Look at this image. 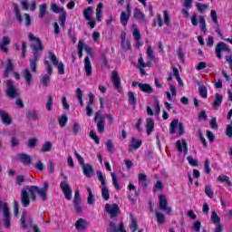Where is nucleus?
Segmentation results:
<instances>
[{
    "mask_svg": "<svg viewBox=\"0 0 232 232\" xmlns=\"http://www.w3.org/2000/svg\"><path fill=\"white\" fill-rule=\"evenodd\" d=\"M36 193L42 200H44L48 193V183L44 182L42 188L37 186H26L23 188L20 193L22 206L24 208H28L30 206V198L33 202H35V200H37V196H35Z\"/></svg>",
    "mask_w": 232,
    "mask_h": 232,
    "instance_id": "f257e3e1",
    "label": "nucleus"
},
{
    "mask_svg": "<svg viewBox=\"0 0 232 232\" xmlns=\"http://www.w3.org/2000/svg\"><path fill=\"white\" fill-rule=\"evenodd\" d=\"M28 38L29 41H31V48L34 51V58L29 60L30 68L32 72H36L37 61H39V52H43V43L32 34H28Z\"/></svg>",
    "mask_w": 232,
    "mask_h": 232,
    "instance_id": "f03ea898",
    "label": "nucleus"
},
{
    "mask_svg": "<svg viewBox=\"0 0 232 232\" xmlns=\"http://www.w3.org/2000/svg\"><path fill=\"white\" fill-rule=\"evenodd\" d=\"M44 66L47 70V74H45L41 82L44 86H48V82H50V75H52V64L54 66L57 65V56H55V53L53 52H49L44 58Z\"/></svg>",
    "mask_w": 232,
    "mask_h": 232,
    "instance_id": "7ed1b4c3",
    "label": "nucleus"
},
{
    "mask_svg": "<svg viewBox=\"0 0 232 232\" xmlns=\"http://www.w3.org/2000/svg\"><path fill=\"white\" fill-rule=\"evenodd\" d=\"M61 177L63 180L60 183V188L64 195L66 200H72V187L68 184V177L61 172Z\"/></svg>",
    "mask_w": 232,
    "mask_h": 232,
    "instance_id": "20e7f679",
    "label": "nucleus"
},
{
    "mask_svg": "<svg viewBox=\"0 0 232 232\" xmlns=\"http://www.w3.org/2000/svg\"><path fill=\"white\" fill-rule=\"evenodd\" d=\"M179 126V135H184V133H186V130L184 129V123L179 122L177 119H174L170 124H169V133L171 135L177 133V127Z\"/></svg>",
    "mask_w": 232,
    "mask_h": 232,
    "instance_id": "39448f33",
    "label": "nucleus"
},
{
    "mask_svg": "<svg viewBox=\"0 0 232 232\" xmlns=\"http://www.w3.org/2000/svg\"><path fill=\"white\" fill-rule=\"evenodd\" d=\"M98 180L102 183V196L104 200H110V190H108V187L106 186V179H104V176L102 172L98 171Z\"/></svg>",
    "mask_w": 232,
    "mask_h": 232,
    "instance_id": "423d86ee",
    "label": "nucleus"
},
{
    "mask_svg": "<svg viewBox=\"0 0 232 232\" xmlns=\"http://www.w3.org/2000/svg\"><path fill=\"white\" fill-rule=\"evenodd\" d=\"M6 86H7V89H6L7 97H9L10 99H15L19 97V89H17L15 84H14V82H12L11 80H8Z\"/></svg>",
    "mask_w": 232,
    "mask_h": 232,
    "instance_id": "0eeeda50",
    "label": "nucleus"
},
{
    "mask_svg": "<svg viewBox=\"0 0 232 232\" xmlns=\"http://www.w3.org/2000/svg\"><path fill=\"white\" fill-rule=\"evenodd\" d=\"M105 211L110 215L111 218L112 220H115L117 217H119V213L121 211V208H119V205L117 204H105Z\"/></svg>",
    "mask_w": 232,
    "mask_h": 232,
    "instance_id": "6e6552de",
    "label": "nucleus"
},
{
    "mask_svg": "<svg viewBox=\"0 0 232 232\" xmlns=\"http://www.w3.org/2000/svg\"><path fill=\"white\" fill-rule=\"evenodd\" d=\"M159 200H160V203H159L160 209H161V211H164L166 215H171V212L173 211V209L171 208V207L168 206V199L166 198V196L160 195Z\"/></svg>",
    "mask_w": 232,
    "mask_h": 232,
    "instance_id": "1a4fd4ad",
    "label": "nucleus"
},
{
    "mask_svg": "<svg viewBox=\"0 0 232 232\" xmlns=\"http://www.w3.org/2000/svg\"><path fill=\"white\" fill-rule=\"evenodd\" d=\"M222 52H231V49L224 42H220L216 46V55L218 59H222Z\"/></svg>",
    "mask_w": 232,
    "mask_h": 232,
    "instance_id": "9d476101",
    "label": "nucleus"
},
{
    "mask_svg": "<svg viewBox=\"0 0 232 232\" xmlns=\"http://www.w3.org/2000/svg\"><path fill=\"white\" fill-rule=\"evenodd\" d=\"M132 86H138L140 90V92H143V93H153L154 90L151 85L148 83H140L139 82H133Z\"/></svg>",
    "mask_w": 232,
    "mask_h": 232,
    "instance_id": "9b49d317",
    "label": "nucleus"
},
{
    "mask_svg": "<svg viewBox=\"0 0 232 232\" xmlns=\"http://www.w3.org/2000/svg\"><path fill=\"white\" fill-rule=\"evenodd\" d=\"M176 148L179 153H184V155H188V142L186 140H178L176 141Z\"/></svg>",
    "mask_w": 232,
    "mask_h": 232,
    "instance_id": "f8f14e48",
    "label": "nucleus"
},
{
    "mask_svg": "<svg viewBox=\"0 0 232 232\" xmlns=\"http://www.w3.org/2000/svg\"><path fill=\"white\" fill-rule=\"evenodd\" d=\"M111 79L115 90L121 92V77H119V72L117 71H112Z\"/></svg>",
    "mask_w": 232,
    "mask_h": 232,
    "instance_id": "ddd939ff",
    "label": "nucleus"
},
{
    "mask_svg": "<svg viewBox=\"0 0 232 232\" xmlns=\"http://www.w3.org/2000/svg\"><path fill=\"white\" fill-rule=\"evenodd\" d=\"M17 160L24 164V166H30L32 164V156L24 153H20L16 156Z\"/></svg>",
    "mask_w": 232,
    "mask_h": 232,
    "instance_id": "4468645a",
    "label": "nucleus"
},
{
    "mask_svg": "<svg viewBox=\"0 0 232 232\" xmlns=\"http://www.w3.org/2000/svg\"><path fill=\"white\" fill-rule=\"evenodd\" d=\"M84 71L87 77H92V74L93 73V72L92 68V62L89 56H86L84 59Z\"/></svg>",
    "mask_w": 232,
    "mask_h": 232,
    "instance_id": "2eb2a0df",
    "label": "nucleus"
},
{
    "mask_svg": "<svg viewBox=\"0 0 232 232\" xmlns=\"http://www.w3.org/2000/svg\"><path fill=\"white\" fill-rule=\"evenodd\" d=\"M88 226H90V224H88L86 219L80 218L75 222V227L77 231H84L87 229Z\"/></svg>",
    "mask_w": 232,
    "mask_h": 232,
    "instance_id": "dca6fc26",
    "label": "nucleus"
},
{
    "mask_svg": "<svg viewBox=\"0 0 232 232\" xmlns=\"http://www.w3.org/2000/svg\"><path fill=\"white\" fill-rule=\"evenodd\" d=\"M8 44H10V36H4L0 41V50L4 52V53H8Z\"/></svg>",
    "mask_w": 232,
    "mask_h": 232,
    "instance_id": "f3484780",
    "label": "nucleus"
},
{
    "mask_svg": "<svg viewBox=\"0 0 232 232\" xmlns=\"http://www.w3.org/2000/svg\"><path fill=\"white\" fill-rule=\"evenodd\" d=\"M147 125H146V130H147V135L150 136L153 132V130H155V121H153V119L148 118L146 120Z\"/></svg>",
    "mask_w": 232,
    "mask_h": 232,
    "instance_id": "a211bd4d",
    "label": "nucleus"
},
{
    "mask_svg": "<svg viewBox=\"0 0 232 232\" xmlns=\"http://www.w3.org/2000/svg\"><path fill=\"white\" fill-rule=\"evenodd\" d=\"M108 232H126L124 230V223H121L118 228L115 226V223H111L108 228Z\"/></svg>",
    "mask_w": 232,
    "mask_h": 232,
    "instance_id": "6ab92c4d",
    "label": "nucleus"
},
{
    "mask_svg": "<svg viewBox=\"0 0 232 232\" xmlns=\"http://www.w3.org/2000/svg\"><path fill=\"white\" fill-rule=\"evenodd\" d=\"M138 182L143 188L146 189L148 188V176L146 174H139Z\"/></svg>",
    "mask_w": 232,
    "mask_h": 232,
    "instance_id": "aec40b11",
    "label": "nucleus"
},
{
    "mask_svg": "<svg viewBox=\"0 0 232 232\" xmlns=\"http://www.w3.org/2000/svg\"><path fill=\"white\" fill-rule=\"evenodd\" d=\"M134 17L135 19H138L140 23H146L144 13H142L139 8L134 9Z\"/></svg>",
    "mask_w": 232,
    "mask_h": 232,
    "instance_id": "412c9836",
    "label": "nucleus"
},
{
    "mask_svg": "<svg viewBox=\"0 0 232 232\" xmlns=\"http://www.w3.org/2000/svg\"><path fill=\"white\" fill-rule=\"evenodd\" d=\"M142 146V141L137 140L136 138H132L130 144V151L132 150H139L140 147Z\"/></svg>",
    "mask_w": 232,
    "mask_h": 232,
    "instance_id": "4be33fe9",
    "label": "nucleus"
},
{
    "mask_svg": "<svg viewBox=\"0 0 232 232\" xmlns=\"http://www.w3.org/2000/svg\"><path fill=\"white\" fill-rule=\"evenodd\" d=\"M82 168L85 177H92V175H93V167H92V165L85 164Z\"/></svg>",
    "mask_w": 232,
    "mask_h": 232,
    "instance_id": "5701e85b",
    "label": "nucleus"
},
{
    "mask_svg": "<svg viewBox=\"0 0 232 232\" xmlns=\"http://www.w3.org/2000/svg\"><path fill=\"white\" fill-rule=\"evenodd\" d=\"M155 217L158 224H160V225L166 224V216H164L162 212L156 210Z\"/></svg>",
    "mask_w": 232,
    "mask_h": 232,
    "instance_id": "b1692460",
    "label": "nucleus"
},
{
    "mask_svg": "<svg viewBox=\"0 0 232 232\" xmlns=\"http://www.w3.org/2000/svg\"><path fill=\"white\" fill-rule=\"evenodd\" d=\"M22 75L25 80L26 86H30V84H32V73L30 72V70L25 69Z\"/></svg>",
    "mask_w": 232,
    "mask_h": 232,
    "instance_id": "393cba45",
    "label": "nucleus"
},
{
    "mask_svg": "<svg viewBox=\"0 0 232 232\" xmlns=\"http://www.w3.org/2000/svg\"><path fill=\"white\" fill-rule=\"evenodd\" d=\"M0 117H1L2 122H4V124H11L12 119L10 118V115H8V113H6V111H0Z\"/></svg>",
    "mask_w": 232,
    "mask_h": 232,
    "instance_id": "a878e982",
    "label": "nucleus"
},
{
    "mask_svg": "<svg viewBox=\"0 0 232 232\" xmlns=\"http://www.w3.org/2000/svg\"><path fill=\"white\" fill-rule=\"evenodd\" d=\"M130 15L131 14H130L129 13L121 12L120 21L122 26H126L128 24V21H130Z\"/></svg>",
    "mask_w": 232,
    "mask_h": 232,
    "instance_id": "bb28decb",
    "label": "nucleus"
},
{
    "mask_svg": "<svg viewBox=\"0 0 232 232\" xmlns=\"http://www.w3.org/2000/svg\"><path fill=\"white\" fill-rule=\"evenodd\" d=\"M92 15H93V7L89 6L87 9L83 10V17L86 21H92Z\"/></svg>",
    "mask_w": 232,
    "mask_h": 232,
    "instance_id": "cd10ccee",
    "label": "nucleus"
},
{
    "mask_svg": "<svg viewBox=\"0 0 232 232\" xmlns=\"http://www.w3.org/2000/svg\"><path fill=\"white\" fill-rule=\"evenodd\" d=\"M97 130L99 133H104V117L100 116L97 121Z\"/></svg>",
    "mask_w": 232,
    "mask_h": 232,
    "instance_id": "c85d7f7f",
    "label": "nucleus"
},
{
    "mask_svg": "<svg viewBox=\"0 0 232 232\" xmlns=\"http://www.w3.org/2000/svg\"><path fill=\"white\" fill-rule=\"evenodd\" d=\"M102 3H99L96 8V19L99 23L102 21Z\"/></svg>",
    "mask_w": 232,
    "mask_h": 232,
    "instance_id": "c756f323",
    "label": "nucleus"
},
{
    "mask_svg": "<svg viewBox=\"0 0 232 232\" xmlns=\"http://www.w3.org/2000/svg\"><path fill=\"white\" fill-rule=\"evenodd\" d=\"M222 95L218 92H217L214 96V102H213V106L215 108H218V106H220L222 104Z\"/></svg>",
    "mask_w": 232,
    "mask_h": 232,
    "instance_id": "7c9ffc66",
    "label": "nucleus"
},
{
    "mask_svg": "<svg viewBox=\"0 0 232 232\" xmlns=\"http://www.w3.org/2000/svg\"><path fill=\"white\" fill-rule=\"evenodd\" d=\"M66 124H68V115L66 113H63L59 118V125L61 128H66Z\"/></svg>",
    "mask_w": 232,
    "mask_h": 232,
    "instance_id": "2f4dec72",
    "label": "nucleus"
},
{
    "mask_svg": "<svg viewBox=\"0 0 232 232\" xmlns=\"http://www.w3.org/2000/svg\"><path fill=\"white\" fill-rule=\"evenodd\" d=\"M211 221L213 222V224H216V226H218V224H222L220 222V217H218V214H217V212L212 211L211 212Z\"/></svg>",
    "mask_w": 232,
    "mask_h": 232,
    "instance_id": "473e14b6",
    "label": "nucleus"
},
{
    "mask_svg": "<svg viewBox=\"0 0 232 232\" xmlns=\"http://www.w3.org/2000/svg\"><path fill=\"white\" fill-rule=\"evenodd\" d=\"M63 110L65 111H70V103H68V99L66 96H63L61 100Z\"/></svg>",
    "mask_w": 232,
    "mask_h": 232,
    "instance_id": "72a5a7b5",
    "label": "nucleus"
},
{
    "mask_svg": "<svg viewBox=\"0 0 232 232\" xmlns=\"http://www.w3.org/2000/svg\"><path fill=\"white\" fill-rule=\"evenodd\" d=\"M129 104L135 106L137 104V98L135 97V93L133 92H128Z\"/></svg>",
    "mask_w": 232,
    "mask_h": 232,
    "instance_id": "f704fd0d",
    "label": "nucleus"
},
{
    "mask_svg": "<svg viewBox=\"0 0 232 232\" xmlns=\"http://www.w3.org/2000/svg\"><path fill=\"white\" fill-rule=\"evenodd\" d=\"M47 8L48 6L46 5V4H42L39 5V17H44V15L46 14Z\"/></svg>",
    "mask_w": 232,
    "mask_h": 232,
    "instance_id": "c9c22d12",
    "label": "nucleus"
},
{
    "mask_svg": "<svg viewBox=\"0 0 232 232\" xmlns=\"http://www.w3.org/2000/svg\"><path fill=\"white\" fill-rule=\"evenodd\" d=\"M138 64H140V66H143L145 68H151V66H153V63H151V61L144 63V58L142 57L139 58Z\"/></svg>",
    "mask_w": 232,
    "mask_h": 232,
    "instance_id": "e433bc0d",
    "label": "nucleus"
},
{
    "mask_svg": "<svg viewBox=\"0 0 232 232\" xmlns=\"http://www.w3.org/2000/svg\"><path fill=\"white\" fill-rule=\"evenodd\" d=\"M51 150H52V142L46 141L42 145L41 151L43 153H48V151H50Z\"/></svg>",
    "mask_w": 232,
    "mask_h": 232,
    "instance_id": "4c0bfd02",
    "label": "nucleus"
},
{
    "mask_svg": "<svg viewBox=\"0 0 232 232\" xmlns=\"http://www.w3.org/2000/svg\"><path fill=\"white\" fill-rule=\"evenodd\" d=\"M87 191L89 193V197L87 198V203L90 206H92V204H95V198L93 197V193H92V188H88Z\"/></svg>",
    "mask_w": 232,
    "mask_h": 232,
    "instance_id": "58836bf2",
    "label": "nucleus"
},
{
    "mask_svg": "<svg viewBox=\"0 0 232 232\" xmlns=\"http://www.w3.org/2000/svg\"><path fill=\"white\" fill-rule=\"evenodd\" d=\"M198 19L199 21V26H200L201 32L205 34V32H206V18H204V16H202V15H199Z\"/></svg>",
    "mask_w": 232,
    "mask_h": 232,
    "instance_id": "ea45409f",
    "label": "nucleus"
},
{
    "mask_svg": "<svg viewBox=\"0 0 232 232\" xmlns=\"http://www.w3.org/2000/svg\"><path fill=\"white\" fill-rule=\"evenodd\" d=\"M133 32H132V35L135 39V41H140V31H139V27H137L136 24L133 25Z\"/></svg>",
    "mask_w": 232,
    "mask_h": 232,
    "instance_id": "a19ab883",
    "label": "nucleus"
},
{
    "mask_svg": "<svg viewBox=\"0 0 232 232\" xmlns=\"http://www.w3.org/2000/svg\"><path fill=\"white\" fill-rule=\"evenodd\" d=\"M13 71H14V63L12 62V59H8L5 73V75H8V73H10V72H13Z\"/></svg>",
    "mask_w": 232,
    "mask_h": 232,
    "instance_id": "79ce46f5",
    "label": "nucleus"
},
{
    "mask_svg": "<svg viewBox=\"0 0 232 232\" xmlns=\"http://www.w3.org/2000/svg\"><path fill=\"white\" fill-rule=\"evenodd\" d=\"M14 12L15 14V17L18 23H23V16H21V13H19V7L17 6V5H14Z\"/></svg>",
    "mask_w": 232,
    "mask_h": 232,
    "instance_id": "37998d69",
    "label": "nucleus"
},
{
    "mask_svg": "<svg viewBox=\"0 0 232 232\" xmlns=\"http://www.w3.org/2000/svg\"><path fill=\"white\" fill-rule=\"evenodd\" d=\"M59 14H60V21L62 23V26H64V23H66V11L63 9H59Z\"/></svg>",
    "mask_w": 232,
    "mask_h": 232,
    "instance_id": "c03bdc74",
    "label": "nucleus"
},
{
    "mask_svg": "<svg viewBox=\"0 0 232 232\" xmlns=\"http://www.w3.org/2000/svg\"><path fill=\"white\" fill-rule=\"evenodd\" d=\"M111 177L112 179V184L115 189L119 191V189H121V186L119 185V180L117 179V176H115V173H111Z\"/></svg>",
    "mask_w": 232,
    "mask_h": 232,
    "instance_id": "a18cd8bd",
    "label": "nucleus"
},
{
    "mask_svg": "<svg viewBox=\"0 0 232 232\" xmlns=\"http://www.w3.org/2000/svg\"><path fill=\"white\" fill-rule=\"evenodd\" d=\"M130 229L131 232L137 231V221L133 218V215L130 214Z\"/></svg>",
    "mask_w": 232,
    "mask_h": 232,
    "instance_id": "49530a36",
    "label": "nucleus"
},
{
    "mask_svg": "<svg viewBox=\"0 0 232 232\" xmlns=\"http://www.w3.org/2000/svg\"><path fill=\"white\" fill-rule=\"evenodd\" d=\"M205 194H206L207 197H208L209 198H213L214 193H213V189L211 188V185H207V186L205 187Z\"/></svg>",
    "mask_w": 232,
    "mask_h": 232,
    "instance_id": "de8ad7c7",
    "label": "nucleus"
},
{
    "mask_svg": "<svg viewBox=\"0 0 232 232\" xmlns=\"http://www.w3.org/2000/svg\"><path fill=\"white\" fill-rule=\"evenodd\" d=\"M199 90V95H201L203 97V99H206L208 97V88H206V86L201 85L198 88Z\"/></svg>",
    "mask_w": 232,
    "mask_h": 232,
    "instance_id": "09e8293b",
    "label": "nucleus"
},
{
    "mask_svg": "<svg viewBox=\"0 0 232 232\" xmlns=\"http://www.w3.org/2000/svg\"><path fill=\"white\" fill-rule=\"evenodd\" d=\"M218 182H221V183L226 182L228 186H231V181L229 180V177L227 176H218Z\"/></svg>",
    "mask_w": 232,
    "mask_h": 232,
    "instance_id": "8fccbe9b",
    "label": "nucleus"
},
{
    "mask_svg": "<svg viewBox=\"0 0 232 232\" xmlns=\"http://www.w3.org/2000/svg\"><path fill=\"white\" fill-rule=\"evenodd\" d=\"M196 6H197V9L198 10V12H206V10H208V8H209L208 5L200 4V3H198L196 5Z\"/></svg>",
    "mask_w": 232,
    "mask_h": 232,
    "instance_id": "3c124183",
    "label": "nucleus"
},
{
    "mask_svg": "<svg viewBox=\"0 0 232 232\" xmlns=\"http://www.w3.org/2000/svg\"><path fill=\"white\" fill-rule=\"evenodd\" d=\"M163 17H164V24L167 26H169V24H171V19L169 18V14H168V11L163 12Z\"/></svg>",
    "mask_w": 232,
    "mask_h": 232,
    "instance_id": "603ef678",
    "label": "nucleus"
},
{
    "mask_svg": "<svg viewBox=\"0 0 232 232\" xmlns=\"http://www.w3.org/2000/svg\"><path fill=\"white\" fill-rule=\"evenodd\" d=\"M147 55L150 57L152 61L155 60V53L153 52V49L151 48V45H148L147 47Z\"/></svg>",
    "mask_w": 232,
    "mask_h": 232,
    "instance_id": "864d4df0",
    "label": "nucleus"
},
{
    "mask_svg": "<svg viewBox=\"0 0 232 232\" xmlns=\"http://www.w3.org/2000/svg\"><path fill=\"white\" fill-rule=\"evenodd\" d=\"M74 156L76 157V159H77L79 164L82 165V168L83 166H86V164L84 163V159H83L82 156L79 155V153L77 152V150H74Z\"/></svg>",
    "mask_w": 232,
    "mask_h": 232,
    "instance_id": "5fc2aeb1",
    "label": "nucleus"
},
{
    "mask_svg": "<svg viewBox=\"0 0 232 232\" xmlns=\"http://www.w3.org/2000/svg\"><path fill=\"white\" fill-rule=\"evenodd\" d=\"M72 133L74 135H78L79 134V131H81V124L75 122L72 126Z\"/></svg>",
    "mask_w": 232,
    "mask_h": 232,
    "instance_id": "6e6d98bb",
    "label": "nucleus"
},
{
    "mask_svg": "<svg viewBox=\"0 0 232 232\" xmlns=\"http://www.w3.org/2000/svg\"><path fill=\"white\" fill-rule=\"evenodd\" d=\"M210 16H211V19H212L213 23H215V24H218V18L217 17V11L216 10H211L210 11Z\"/></svg>",
    "mask_w": 232,
    "mask_h": 232,
    "instance_id": "4d7b16f0",
    "label": "nucleus"
},
{
    "mask_svg": "<svg viewBox=\"0 0 232 232\" xmlns=\"http://www.w3.org/2000/svg\"><path fill=\"white\" fill-rule=\"evenodd\" d=\"M52 106H53V99H52V96H49L46 103L47 111H52Z\"/></svg>",
    "mask_w": 232,
    "mask_h": 232,
    "instance_id": "13d9d810",
    "label": "nucleus"
},
{
    "mask_svg": "<svg viewBox=\"0 0 232 232\" xmlns=\"http://www.w3.org/2000/svg\"><path fill=\"white\" fill-rule=\"evenodd\" d=\"M200 227H202L200 221H196L192 224V229L196 232H200Z\"/></svg>",
    "mask_w": 232,
    "mask_h": 232,
    "instance_id": "bf43d9fd",
    "label": "nucleus"
},
{
    "mask_svg": "<svg viewBox=\"0 0 232 232\" xmlns=\"http://www.w3.org/2000/svg\"><path fill=\"white\" fill-rule=\"evenodd\" d=\"M106 147L110 153H113V142L111 141V140H107Z\"/></svg>",
    "mask_w": 232,
    "mask_h": 232,
    "instance_id": "052dcab7",
    "label": "nucleus"
},
{
    "mask_svg": "<svg viewBox=\"0 0 232 232\" xmlns=\"http://www.w3.org/2000/svg\"><path fill=\"white\" fill-rule=\"evenodd\" d=\"M74 204H81V194H79V190L74 192Z\"/></svg>",
    "mask_w": 232,
    "mask_h": 232,
    "instance_id": "680f3d73",
    "label": "nucleus"
},
{
    "mask_svg": "<svg viewBox=\"0 0 232 232\" xmlns=\"http://www.w3.org/2000/svg\"><path fill=\"white\" fill-rule=\"evenodd\" d=\"M34 168H36L38 171H43L44 169V164H43V161L39 160L34 165Z\"/></svg>",
    "mask_w": 232,
    "mask_h": 232,
    "instance_id": "e2e57ef3",
    "label": "nucleus"
},
{
    "mask_svg": "<svg viewBox=\"0 0 232 232\" xmlns=\"http://www.w3.org/2000/svg\"><path fill=\"white\" fill-rule=\"evenodd\" d=\"M90 137H91V139H92V140H94V142L96 143V144H99V137H97V133H95V131H93V130H92L91 132H90Z\"/></svg>",
    "mask_w": 232,
    "mask_h": 232,
    "instance_id": "0e129e2a",
    "label": "nucleus"
},
{
    "mask_svg": "<svg viewBox=\"0 0 232 232\" xmlns=\"http://www.w3.org/2000/svg\"><path fill=\"white\" fill-rule=\"evenodd\" d=\"M36 145H37V139L33 138V139L28 140L27 146L29 148H34Z\"/></svg>",
    "mask_w": 232,
    "mask_h": 232,
    "instance_id": "69168bd1",
    "label": "nucleus"
},
{
    "mask_svg": "<svg viewBox=\"0 0 232 232\" xmlns=\"http://www.w3.org/2000/svg\"><path fill=\"white\" fill-rule=\"evenodd\" d=\"M187 160L188 161V164H190V166H198L197 160L193 159V157L188 156L187 158Z\"/></svg>",
    "mask_w": 232,
    "mask_h": 232,
    "instance_id": "338daca9",
    "label": "nucleus"
},
{
    "mask_svg": "<svg viewBox=\"0 0 232 232\" xmlns=\"http://www.w3.org/2000/svg\"><path fill=\"white\" fill-rule=\"evenodd\" d=\"M15 182L17 186H23V182H24V176H17Z\"/></svg>",
    "mask_w": 232,
    "mask_h": 232,
    "instance_id": "774afa93",
    "label": "nucleus"
}]
</instances>
